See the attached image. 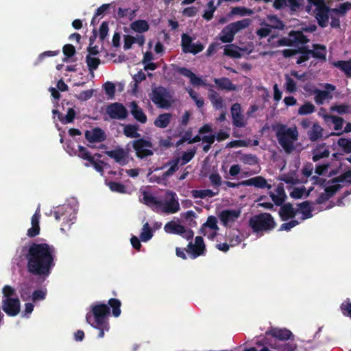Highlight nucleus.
I'll use <instances>...</instances> for the list:
<instances>
[{
	"label": "nucleus",
	"mask_w": 351,
	"mask_h": 351,
	"mask_svg": "<svg viewBox=\"0 0 351 351\" xmlns=\"http://www.w3.org/2000/svg\"><path fill=\"white\" fill-rule=\"evenodd\" d=\"M240 210H222L219 218L223 224L226 228H230L232 224L240 217Z\"/></svg>",
	"instance_id": "4468645a"
},
{
	"label": "nucleus",
	"mask_w": 351,
	"mask_h": 351,
	"mask_svg": "<svg viewBox=\"0 0 351 351\" xmlns=\"http://www.w3.org/2000/svg\"><path fill=\"white\" fill-rule=\"evenodd\" d=\"M214 82L220 90L227 91L236 90L237 86L232 84V81L228 77L215 78Z\"/></svg>",
	"instance_id": "a878e982"
},
{
	"label": "nucleus",
	"mask_w": 351,
	"mask_h": 351,
	"mask_svg": "<svg viewBox=\"0 0 351 351\" xmlns=\"http://www.w3.org/2000/svg\"><path fill=\"white\" fill-rule=\"evenodd\" d=\"M221 34V35L220 36V40L224 43H231L234 40V36L235 35V33L233 32L231 27H229V25L226 26L222 29Z\"/></svg>",
	"instance_id": "e433bc0d"
},
{
	"label": "nucleus",
	"mask_w": 351,
	"mask_h": 351,
	"mask_svg": "<svg viewBox=\"0 0 351 351\" xmlns=\"http://www.w3.org/2000/svg\"><path fill=\"white\" fill-rule=\"evenodd\" d=\"M217 223V220L215 216H209L207 218L206 223H204L202 225V226L201 227V228H200L201 232L203 233L204 234H205L204 231V229L207 227H208L211 230H214L215 231L219 230Z\"/></svg>",
	"instance_id": "a18cd8bd"
},
{
	"label": "nucleus",
	"mask_w": 351,
	"mask_h": 351,
	"mask_svg": "<svg viewBox=\"0 0 351 351\" xmlns=\"http://www.w3.org/2000/svg\"><path fill=\"white\" fill-rule=\"evenodd\" d=\"M250 24V20L249 19H244L237 22L231 23L229 24V27L236 34L239 31L242 30L247 27Z\"/></svg>",
	"instance_id": "79ce46f5"
},
{
	"label": "nucleus",
	"mask_w": 351,
	"mask_h": 351,
	"mask_svg": "<svg viewBox=\"0 0 351 351\" xmlns=\"http://www.w3.org/2000/svg\"><path fill=\"white\" fill-rule=\"evenodd\" d=\"M311 49H308L306 46L298 47L296 49H286L282 51V56L286 58L300 54L296 60L298 64L308 61L311 56Z\"/></svg>",
	"instance_id": "0eeeda50"
},
{
	"label": "nucleus",
	"mask_w": 351,
	"mask_h": 351,
	"mask_svg": "<svg viewBox=\"0 0 351 351\" xmlns=\"http://www.w3.org/2000/svg\"><path fill=\"white\" fill-rule=\"evenodd\" d=\"M72 211V207L69 205H62L57 207L54 210V217L56 221H60L63 218L64 215H66Z\"/></svg>",
	"instance_id": "4c0bfd02"
},
{
	"label": "nucleus",
	"mask_w": 351,
	"mask_h": 351,
	"mask_svg": "<svg viewBox=\"0 0 351 351\" xmlns=\"http://www.w3.org/2000/svg\"><path fill=\"white\" fill-rule=\"evenodd\" d=\"M132 147L136 156L139 158L143 159L154 154L153 144L149 140L143 138H138L132 141Z\"/></svg>",
	"instance_id": "423d86ee"
},
{
	"label": "nucleus",
	"mask_w": 351,
	"mask_h": 351,
	"mask_svg": "<svg viewBox=\"0 0 351 351\" xmlns=\"http://www.w3.org/2000/svg\"><path fill=\"white\" fill-rule=\"evenodd\" d=\"M312 154L313 161L317 162L322 158H328L330 155V151L326 146V143H322L312 149Z\"/></svg>",
	"instance_id": "4be33fe9"
},
{
	"label": "nucleus",
	"mask_w": 351,
	"mask_h": 351,
	"mask_svg": "<svg viewBox=\"0 0 351 351\" xmlns=\"http://www.w3.org/2000/svg\"><path fill=\"white\" fill-rule=\"evenodd\" d=\"M347 182L350 184H351V169L348 170L341 174L339 176L334 178L332 180V183H337V182Z\"/></svg>",
	"instance_id": "6e6d98bb"
},
{
	"label": "nucleus",
	"mask_w": 351,
	"mask_h": 351,
	"mask_svg": "<svg viewBox=\"0 0 351 351\" xmlns=\"http://www.w3.org/2000/svg\"><path fill=\"white\" fill-rule=\"evenodd\" d=\"M164 230L167 233L180 235L184 232V226L171 221L165 225Z\"/></svg>",
	"instance_id": "7c9ffc66"
},
{
	"label": "nucleus",
	"mask_w": 351,
	"mask_h": 351,
	"mask_svg": "<svg viewBox=\"0 0 351 351\" xmlns=\"http://www.w3.org/2000/svg\"><path fill=\"white\" fill-rule=\"evenodd\" d=\"M143 199L147 206H155L156 212L159 206L162 205L161 200L158 199L157 197L153 196L152 195H145L143 196Z\"/></svg>",
	"instance_id": "de8ad7c7"
},
{
	"label": "nucleus",
	"mask_w": 351,
	"mask_h": 351,
	"mask_svg": "<svg viewBox=\"0 0 351 351\" xmlns=\"http://www.w3.org/2000/svg\"><path fill=\"white\" fill-rule=\"evenodd\" d=\"M316 14V18L318 21V24L322 27H325L328 25L329 15L328 13L331 10L326 5H322L318 8Z\"/></svg>",
	"instance_id": "5701e85b"
},
{
	"label": "nucleus",
	"mask_w": 351,
	"mask_h": 351,
	"mask_svg": "<svg viewBox=\"0 0 351 351\" xmlns=\"http://www.w3.org/2000/svg\"><path fill=\"white\" fill-rule=\"evenodd\" d=\"M287 5L291 12H296L301 10L304 5V0H287Z\"/></svg>",
	"instance_id": "bf43d9fd"
},
{
	"label": "nucleus",
	"mask_w": 351,
	"mask_h": 351,
	"mask_svg": "<svg viewBox=\"0 0 351 351\" xmlns=\"http://www.w3.org/2000/svg\"><path fill=\"white\" fill-rule=\"evenodd\" d=\"M293 46H298V45H306L308 42V39L300 31H291L289 34Z\"/></svg>",
	"instance_id": "c756f323"
},
{
	"label": "nucleus",
	"mask_w": 351,
	"mask_h": 351,
	"mask_svg": "<svg viewBox=\"0 0 351 351\" xmlns=\"http://www.w3.org/2000/svg\"><path fill=\"white\" fill-rule=\"evenodd\" d=\"M192 38L186 34H183L181 37V46L184 53H190L194 55L201 52L204 49V45L200 42L193 43Z\"/></svg>",
	"instance_id": "6e6552de"
},
{
	"label": "nucleus",
	"mask_w": 351,
	"mask_h": 351,
	"mask_svg": "<svg viewBox=\"0 0 351 351\" xmlns=\"http://www.w3.org/2000/svg\"><path fill=\"white\" fill-rule=\"evenodd\" d=\"M86 62L88 70L93 72L98 68L101 61L98 58L91 57L90 55H87L86 56Z\"/></svg>",
	"instance_id": "09e8293b"
},
{
	"label": "nucleus",
	"mask_w": 351,
	"mask_h": 351,
	"mask_svg": "<svg viewBox=\"0 0 351 351\" xmlns=\"http://www.w3.org/2000/svg\"><path fill=\"white\" fill-rule=\"evenodd\" d=\"M338 145L341 147L345 153H351V138H341L338 140Z\"/></svg>",
	"instance_id": "13d9d810"
},
{
	"label": "nucleus",
	"mask_w": 351,
	"mask_h": 351,
	"mask_svg": "<svg viewBox=\"0 0 351 351\" xmlns=\"http://www.w3.org/2000/svg\"><path fill=\"white\" fill-rule=\"evenodd\" d=\"M112 7L111 3H104L99 6L95 11L92 19L90 24L91 25H95L96 23L99 22V19L97 17L100 16H104L106 13H108V10Z\"/></svg>",
	"instance_id": "473e14b6"
},
{
	"label": "nucleus",
	"mask_w": 351,
	"mask_h": 351,
	"mask_svg": "<svg viewBox=\"0 0 351 351\" xmlns=\"http://www.w3.org/2000/svg\"><path fill=\"white\" fill-rule=\"evenodd\" d=\"M3 311L9 316L14 317L19 314L21 310L19 298H6L3 300Z\"/></svg>",
	"instance_id": "ddd939ff"
},
{
	"label": "nucleus",
	"mask_w": 351,
	"mask_h": 351,
	"mask_svg": "<svg viewBox=\"0 0 351 351\" xmlns=\"http://www.w3.org/2000/svg\"><path fill=\"white\" fill-rule=\"evenodd\" d=\"M276 192L277 195L271 193L270 196L276 206H282L286 197L285 191L282 187L278 186L276 189Z\"/></svg>",
	"instance_id": "a19ab883"
},
{
	"label": "nucleus",
	"mask_w": 351,
	"mask_h": 351,
	"mask_svg": "<svg viewBox=\"0 0 351 351\" xmlns=\"http://www.w3.org/2000/svg\"><path fill=\"white\" fill-rule=\"evenodd\" d=\"M78 156L82 158L83 160H86L88 162H90V160H93L94 157L91 156L90 153L86 147L82 145H78Z\"/></svg>",
	"instance_id": "e2e57ef3"
},
{
	"label": "nucleus",
	"mask_w": 351,
	"mask_h": 351,
	"mask_svg": "<svg viewBox=\"0 0 351 351\" xmlns=\"http://www.w3.org/2000/svg\"><path fill=\"white\" fill-rule=\"evenodd\" d=\"M108 186L110 189L113 192H117L119 193H126L125 186L120 182L111 181L108 183Z\"/></svg>",
	"instance_id": "4d7b16f0"
},
{
	"label": "nucleus",
	"mask_w": 351,
	"mask_h": 351,
	"mask_svg": "<svg viewBox=\"0 0 351 351\" xmlns=\"http://www.w3.org/2000/svg\"><path fill=\"white\" fill-rule=\"evenodd\" d=\"M76 112L73 108H69L65 116L62 114V117L60 118V121L62 124H67L72 123L75 119Z\"/></svg>",
	"instance_id": "603ef678"
},
{
	"label": "nucleus",
	"mask_w": 351,
	"mask_h": 351,
	"mask_svg": "<svg viewBox=\"0 0 351 351\" xmlns=\"http://www.w3.org/2000/svg\"><path fill=\"white\" fill-rule=\"evenodd\" d=\"M315 110V106L310 102H306L300 107L298 114L301 115L309 114L313 113Z\"/></svg>",
	"instance_id": "5fc2aeb1"
},
{
	"label": "nucleus",
	"mask_w": 351,
	"mask_h": 351,
	"mask_svg": "<svg viewBox=\"0 0 351 351\" xmlns=\"http://www.w3.org/2000/svg\"><path fill=\"white\" fill-rule=\"evenodd\" d=\"M130 112L134 118L141 123H145L147 118L143 110L138 106L136 101L131 102Z\"/></svg>",
	"instance_id": "393cba45"
},
{
	"label": "nucleus",
	"mask_w": 351,
	"mask_h": 351,
	"mask_svg": "<svg viewBox=\"0 0 351 351\" xmlns=\"http://www.w3.org/2000/svg\"><path fill=\"white\" fill-rule=\"evenodd\" d=\"M56 250L53 245L33 242L25 254L27 271L33 276L45 279L56 265Z\"/></svg>",
	"instance_id": "f257e3e1"
},
{
	"label": "nucleus",
	"mask_w": 351,
	"mask_h": 351,
	"mask_svg": "<svg viewBox=\"0 0 351 351\" xmlns=\"http://www.w3.org/2000/svg\"><path fill=\"white\" fill-rule=\"evenodd\" d=\"M62 51L64 55V62H67L68 60L72 58L76 53L75 48L71 44H66L62 48Z\"/></svg>",
	"instance_id": "8fccbe9b"
},
{
	"label": "nucleus",
	"mask_w": 351,
	"mask_h": 351,
	"mask_svg": "<svg viewBox=\"0 0 351 351\" xmlns=\"http://www.w3.org/2000/svg\"><path fill=\"white\" fill-rule=\"evenodd\" d=\"M273 130L276 132V136L278 143L288 153H291L294 149L293 143L298 138L297 128H288L287 125L277 123L272 125Z\"/></svg>",
	"instance_id": "f03ea898"
},
{
	"label": "nucleus",
	"mask_w": 351,
	"mask_h": 351,
	"mask_svg": "<svg viewBox=\"0 0 351 351\" xmlns=\"http://www.w3.org/2000/svg\"><path fill=\"white\" fill-rule=\"evenodd\" d=\"M351 10V3L345 2L341 3L338 8H332L330 12L337 14H340L343 16L346 14V12Z\"/></svg>",
	"instance_id": "864d4df0"
},
{
	"label": "nucleus",
	"mask_w": 351,
	"mask_h": 351,
	"mask_svg": "<svg viewBox=\"0 0 351 351\" xmlns=\"http://www.w3.org/2000/svg\"><path fill=\"white\" fill-rule=\"evenodd\" d=\"M103 88L105 90V93L110 98H113L115 95V85L111 82H106L104 84Z\"/></svg>",
	"instance_id": "0e129e2a"
},
{
	"label": "nucleus",
	"mask_w": 351,
	"mask_h": 351,
	"mask_svg": "<svg viewBox=\"0 0 351 351\" xmlns=\"http://www.w3.org/2000/svg\"><path fill=\"white\" fill-rule=\"evenodd\" d=\"M106 113L112 119H125L128 112L125 107L121 103L114 102L107 106Z\"/></svg>",
	"instance_id": "9b49d317"
},
{
	"label": "nucleus",
	"mask_w": 351,
	"mask_h": 351,
	"mask_svg": "<svg viewBox=\"0 0 351 351\" xmlns=\"http://www.w3.org/2000/svg\"><path fill=\"white\" fill-rule=\"evenodd\" d=\"M249 225L254 232H267L275 228L276 223L271 214L267 213L256 215L250 218Z\"/></svg>",
	"instance_id": "7ed1b4c3"
},
{
	"label": "nucleus",
	"mask_w": 351,
	"mask_h": 351,
	"mask_svg": "<svg viewBox=\"0 0 351 351\" xmlns=\"http://www.w3.org/2000/svg\"><path fill=\"white\" fill-rule=\"evenodd\" d=\"M298 213L299 210L295 209L291 203L282 205L278 212L281 220L284 221L293 219Z\"/></svg>",
	"instance_id": "a211bd4d"
},
{
	"label": "nucleus",
	"mask_w": 351,
	"mask_h": 351,
	"mask_svg": "<svg viewBox=\"0 0 351 351\" xmlns=\"http://www.w3.org/2000/svg\"><path fill=\"white\" fill-rule=\"evenodd\" d=\"M40 215L39 213V210H36L35 213L33 215L31 219L32 227L27 230V236L29 237H35L38 235L40 233V226H39V220H40Z\"/></svg>",
	"instance_id": "b1692460"
},
{
	"label": "nucleus",
	"mask_w": 351,
	"mask_h": 351,
	"mask_svg": "<svg viewBox=\"0 0 351 351\" xmlns=\"http://www.w3.org/2000/svg\"><path fill=\"white\" fill-rule=\"evenodd\" d=\"M242 186H254L258 189H270L271 185L268 184L265 178L256 176L248 180L241 181Z\"/></svg>",
	"instance_id": "412c9836"
},
{
	"label": "nucleus",
	"mask_w": 351,
	"mask_h": 351,
	"mask_svg": "<svg viewBox=\"0 0 351 351\" xmlns=\"http://www.w3.org/2000/svg\"><path fill=\"white\" fill-rule=\"evenodd\" d=\"M209 180L212 185L218 189L222 184L221 177L218 173H213L209 176Z\"/></svg>",
	"instance_id": "69168bd1"
},
{
	"label": "nucleus",
	"mask_w": 351,
	"mask_h": 351,
	"mask_svg": "<svg viewBox=\"0 0 351 351\" xmlns=\"http://www.w3.org/2000/svg\"><path fill=\"white\" fill-rule=\"evenodd\" d=\"M176 71L179 74L189 78L190 82L193 86H204L205 85V82H204V80L202 78L197 77L190 69H188L185 67H178L176 69Z\"/></svg>",
	"instance_id": "6ab92c4d"
},
{
	"label": "nucleus",
	"mask_w": 351,
	"mask_h": 351,
	"mask_svg": "<svg viewBox=\"0 0 351 351\" xmlns=\"http://www.w3.org/2000/svg\"><path fill=\"white\" fill-rule=\"evenodd\" d=\"M105 154L114 159L117 163L121 166L127 165L129 162L128 152L121 147H118L114 150L106 151Z\"/></svg>",
	"instance_id": "2eb2a0df"
},
{
	"label": "nucleus",
	"mask_w": 351,
	"mask_h": 351,
	"mask_svg": "<svg viewBox=\"0 0 351 351\" xmlns=\"http://www.w3.org/2000/svg\"><path fill=\"white\" fill-rule=\"evenodd\" d=\"M110 308L108 304L99 303L92 306V314L86 315V321L88 324H97L101 327L104 324H109L108 317L110 315Z\"/></svg>",
	"instance_id": "20e7f679"
},
{
	"label": "nucleus",
	"mask_w": 351,
	"mask_h": 351,
	"mask_svg": "<svg viewBox=\"0 0 351 351\" xmlns=\"http://www.w3.org/2000/svg\"><path fill=\"white\" fill-rule=\"evenodd\" d=\"M313 49H311V56L316 59L326 62L327 53L326 46L320 44H313Z\"/></svg>",
	"instance_id": "bb28decb"
},
{
	"label": "nucleus",
	"mask_w": 351,
	"mask_h": 351,
	"mask_svg": "<svg viewBox=\"0 0 351 351\" xmlns=\"http://www.w3.org/2000/svg\"><path fill=\"white\" fill-rule=\"evenodd\" d=\"M85 138L89 143H99L106 139V135L100 128H95L85 132Z\"/></svg>",
	"instance_id": "f3484780"
},
{
	"label": "nucleus",
	"mask_w": 351,
	"mask_h": 351,
	"mask_svg": "<svg viewBox=\"0 0 351 351\" xmlns=\"http://www.w3.org/2000/svg\"><path fill=\"white\" fill-rule=\"evenodd\" d=\"M340 308L344 316L351 318V302H350L349 300L343 302L341 304Z\"/></svg>",
	"instance_id": "774afa93"
},
{
	"label": "nucleus",
	"mask_w": 351,
	"mask_h": 351,
	"mask_svg": "<svg viewBox=\"0 0 351 351\" xmlns=\"http://www.w3.org/2000/svg\"><path fill=\"white\" fill-rule=\"evenodd\" d=\"M228 238L230 246L237 245L242 241V239L239 230H237V233L230 232L228 236Z\"/></svg>",
	"instance_id": "052dcab7"
},
{
	"label": "nucleus",
	"mask_w": 351,
	"mask_h": 351,
	"mask_svg": "<svg viewBox=\"0 0 351 351\" xmlns=\"http://www.w3.org/2000/svg\"><path fill=\"white\" fill-rule=\"evenodd\" d=\"M323 128L318 123H313L311 130L307 132L309 140L312 142H315L321 139L323 136Z\"/></svg>",
	"instance_id": "cd10ccee"
},
{
	"label": "nucleus",
	"mask_w": 351,
	"mask_h": 351,
	"mask_svg": "<svg viewBox=\"0 0 351 351\" xmlns=\"http://www.w3.org/2000/svg\"><path fill=\"white\" fill-rule=\"evenodd\" d=\"M313 93L315 94V101L318 105L323 104L325 100L332 97V95L328 90L315 88Z\"/></svg>",
	"instance_id": "c9c22d12"
},
{
	"label": "nucleus",
	"mask_w": 351,
	"mask_h": 351,
	"mask_svg": "<svg viewBox=\"0 0 351 351\" xmlns=\"http://www.w3.org/2000/svg\"><path fill=\"white\" fill-rule=\"evenodd\" d=\"M196 153L195 149H193L187 152H184L182 154L180 161H181V165H184L185 164L190 162L193 158L194 157L195 154Z\"/></svg>",
	"instance_id": "338daca9"
},
{
	"label": "nucleus",
	"mask_w": 351,
	"mask_h": 351,
	"mask_svg": "<svg viewBox=\"0 0 351 351\" xmlns=\"http://www.w3.org/2000/svg\"><path fill=\"white\" fill-rule=\"evenodd\" d=\"M224 55L230 58H238L241 57V53L238 51V47L234 45H228L224 48Z\"/></svg>",
	"instance_id": "49530a36"
},
{
	"label": "nucleus",
	"mask_w": 351,
	"mask_h": 351,
	"mask_svg": "<svg viewBox=\"0 0 351 351\" xmlns=\"http://www.w3.org/2000/svg\"><path fill=\"white\" fill-rule=\"evenodd\" d=\"M139 126L136 124H127L123 128V134L128 138H139L141 134L138 132Z\"/></svg>",
	"instance_id": "f704fd0d"
},
{
	"label": "nucleus",
	"mask_w": 351,
	"mask_h": 351,
	"mask_svg": "<svg viewBox=\"0 0 351 351\" xmlns=\"http://www.w3.org/2000/svg\"><path fill=\"white\" fill-rule=\"evenodd\" d=\"M167 195H170L171 198L169 200H161L162 205L159 206L157 212L160 211L166 214L176 213L179 211L180 208L176 194L173 192L169 191Z\"/></svg>",
	"instance_id": "1a4fd4ad"
},
{
	"label": "nucleus",
	"mask_w": 351,
	"mask_h": 351,
	"mask_svg": "<svg viewBox=\"0 0 351 351\" xmlns=\"http://www.w3.org/2000/svg\"><path fill=\"white\" fill-rule=\"evenodd\" d=\"M131 29L136 32L143 33L149 29L148 23L145 20H137L131 23Z\"/></svg>",
	"instance_id": "58836bf2"
},
{
	"label": "nucleus",
	"mask_w": 351,
	"mask_h": 351,
	"mask_svg": "<svg viewBox=\"0 0 351 351\" xmlns=\"http://www.w3.org/2000/svg\"><path fill=\"white\" fill-rule=\"evenodd\" d=\"M186 252L190 254L191 258H196L201 255H204L206 252V247L204 239L202 237L197 236L195 239V244L190 242L188 245Z\"/></svg>",
	"instance_id": "f8f14e48"
},
{
	"label": "nucleus",
	"mask_w": 351,
	"mask_h": 351,
	"mask_svg": "<svg viewBox=\"0 0 351 351\" xmlns=\"http://www.w3.org/2000/svg\"><path fill=\"white\" fill-rule=\"evenodd\" d=\"M333 65L343 71L347 77H351V59L335 62Z\"/></svg>",
	"instance_id": "72a5a7b5"
},
{
	"label": "nucleus",
	"mask_w": 351,
	"mask_h": 351,
	"mask_svg": "<svg viewBox=\"0 0 351 351\" xmlns=\"http://www.w3.org/2000/svg\"><path fill=\"white\" fill-rule=\"evenodd\" d=\"M110 307L112 308V313L114 317H118L121 313V302L119 300L116 298H111L108 302Z\"/></svg>",
	"instance_id": "37998d69"
},
{
	"label": "nucleus",
	"mask_w": 351,
	"mask_h": 351,
	"mask_svg": "<svg viewBox=\"0 0 351 351\" xmlns=\"http://www.w3.org/2000/svg\"><path fill=\"white\" fill-rule=\"evenodd\" d=\"M180 162V158H173V160H171L167 163H166L164 165V167L156 168L155 170L156 171V170H160V169H162L164 167L169 165L170 166L169 169H171V171L174 173L179 169L178 165H179Z\"/></svg>",
	"instance_id": "680f3d73"
},
{
	"label": "nucleus",
	"mask_w": 351,
	"mask_h": 351,
	"mask_svg": "<svg viewBox=\"0 0 351 351\" xmlns=\"http://www.w3.org/2000/svg\"><path fill=\"white\" fill-rule=\"evenodd\" d=\"M299 207V213H302V220H306L313 217L312 212L313 208L311 206V202L309 201H304L298 204Z\"/></svg>",
	"instance_id": "c85d7f7f"
},
{
	"label": "nucleus",
	"mask_w": 351,
	"mask_h": 351,
	"mask_svg": "<svg viewBox=\"0 0 351 351\" xmlns=\"http://www.w3.org/2000/svg\"><path fill=\"white\" fill-rule=\"evenodd\" d=\"M171 96L167 88L158 86L152 89L150 99L152 102L160 108H168L171 106Z\"/></svg>",
	"instance_id": "39448f33"
},
{
	"label": "nucleus",
	"mask_w": 351,
	"mask_h": 351,
	"mask_svg": "<svg viewBox=\"0 0 351 351\" xmlns=\"http://www.w3.org/2000/svg\"><path fill=\"white\" fill-rule=\"evenodd\" d=\"M266 344H267L271 348L274 349L271 351H295L297 349V344L294 343L285 342L278 343L269 341V339H266Z\"/></svg>",
	"instance_id": "aec40b11"
},
{
	"label": "nucleus",
	"mask_w": 351,
	"mask_h": 351,
	"mask_svg": "<svg viewBox=\"0 0 351 351\" xmlns=\"http://www.w3.org/2000/svg\"><path fill=\"white\" fill-rule=\"evenodd\" d=\"M208 9L206 10L202 15V17L206 21H210L213 18V13L216 10V7L214 5L213 0L207 3Z\"/></svg>",
	"instance_id": "3c124183"
},
{
	"label": "nucleus",
	"mask_w": 351,
	"mask_h": 351,
	"mask_svg": "<svg viewBox=\"0 0 351 351\" xmlns=\"http://www.w3.org/2000/svg\"><path fill=\"white\" fill-rule=\"evenodd\" d=\"M232 123L237 128H243L245 125L244 116L241 113V106L239 103L234 104L231 107Z\"/></svg>",
	"instance_id": "dca6fc26"
},
{
	"label": "nucleus",
	"mask_w": 351,
	"mask_h": 351,
	"mask_svg": "<svg viewBox=\"0 0 351 351\" xmlns=\"http://www.w3.org/2000/svg\"><path fill=\"white\" fill-rule=\"evenodd\" d=\"M172 114L171 113H162L154 120V124L159 128H165L170 123Z\"/></svg>",
	"instance_id": "2f4dec72"
},
{
	"label": "nucleus",
	"mask_w": 351,
	"mask_h": 351,
	"mask_svg": "<svg viewBox=\"0 0 351 351\" xmlns=\"http://www.w3.org/2000/svg\"><path fill=\"white\" fill-rule=\"evenodd\" d=\"M194 198L204 199L206 197H213L218 194V191L213 192L210 189L193 190L191 191Z\"/></svg>",
	"instance_id": "ea45409f"
},
{
	"label": "nucleus",
	"mask_w": 351,
	"mask_h": 351,
	"mask_svg": "<svg viewBox=\"0 0 351 351\" xmlns=\"http://www.w3.org/2000/svg\"><path fill=\"white\" fill-rule=\"evenodd\" d=\"M269 337L274 338L279 341H287L291 339L293 337L292 332L287 328H279L277 327H271L265 332V343H266V339H268L269 341H271V339H269Z\"/></svg>",
	"instance_id": "9d476101"
},
{
	"label": "nucleus",
	"mask_w": 351,
	"mask_h": 351,
	"mask_svg": "<svg viewBox=\"0 0 351 351\" xmlns=\"http://www.w3.org/2000/svg\"><path fill=\"white\" fill-rule=\"evenodd\" d=\"M153 237V230L149 224L146 222L143 224L140 239L143 242H147L150 240Z\"/></svg>",
	"instance_id": "c03bdc74"
}]
</instances>
